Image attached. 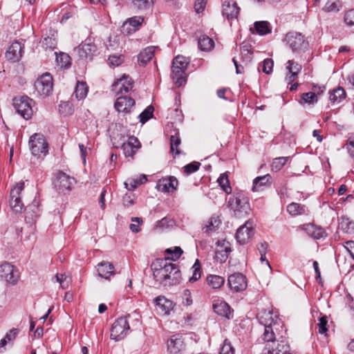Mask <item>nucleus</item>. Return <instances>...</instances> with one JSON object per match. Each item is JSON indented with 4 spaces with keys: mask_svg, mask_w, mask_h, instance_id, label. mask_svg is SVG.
Wrapping results in <instances>:
<instances>
[{
    "mask_svg": "<svg viewBox=\"0 0 354 354\" xmlns=\"http://www.w3.org/2000/svg\"><path fill=\"white\" fill-rule=\"evenodd\" d=\"M228 207L233 209L238 216H243L248 214L250 211L249 198L245 193L240 191L235 192L228 199Z\"/></svg>",
    "mask_w": 354,
    "mask_h": 354,
    "instance_id": "obj_1",
    "label": "nucleus"
},
{
    "mask_svg": "<svg viewBox=\"0 0 354 354\" xmlns=\"http://www.w3.org/2000/svg\"><path fill=\"white\" fill-rule=\"evenodd\" d=\"M189 64V60L183 55H177L173 59L171 77L175 84L178 86L185 84L187 81L185 71Z\"/></svg>",
    "mask_w": 354,
    "mask_h": 354,
    "instance_id": "obj_2",
    "label": "nucleus"
},
{
    "mask_svg": "<svg viewBox=\"0 0 354 354\" xmlns=\"http://www.w3.org/2000/svg\"><path fill=\"white\" fill-rule=\"evenodd\" d=\"M154 279L160 283L169 280V285H176L180 283L181 272L175 263H169L164 270L155 274Z\"/></svg>",
    "mask_w": 354,
    "mask_h": 354,
    "instance_id": "obj_3",
    "label": "nucleus"
},
{
    "mask_svg": "<svg viewBox=\"0 0 354 354\" xmlns=\"http://www.w3.org/2000/svg\"><path fill=\"white\" fill-rule=\"evenodd\" d=\"M277 341L273 330V326L263 328L262 335L257 339L259 344H266L262 354H274L277 351L275 346Z\"/></svg>",
    "mask_w": 354,
    "mask_h": 354,
    "instance_id": "obj_4",
    "label": "nucleus"
},
{
    "mask_svg": "<svg viewBox=\"0 0 354 354\" xmlns=\"http://www.w3.org/2000/svg\"><path fill=\"white\" fill-rule=\"evenodd\" d=\"M29 146L34 156H45L48 151V144L42 134L35 133L30 136Z\"/></svg>",
    "mask_w": 354,
    "mask_h": 354,
    "instance_id": "obj_5",
    "label": "nucleus"
},
{
    "mask_svg": "<svg viewBox=\"0 0 354 354\" xmlns=\"http://www.w3.org/2000/svg\"><path fill=\"white\" fill-rule=\"evenodd\" d=\"M131 315L118 318L113 324L111 328V339L115 341L122 339L130 330V326L127 318Z\"/></svg>",
    "mask_w": 354,
    "mask_h": 354,
    "instance_id": "obj_6",
    "label": "nucleus"
},
{
    "mask_svg": "<svg viewBox=\"0 0 354 354\" xmlns=\"http://www.w3.org/2000/svg\"><path fill=\"white\" fill-rule=\"evenodd\" d=\"M33 100L24 95L13 99V106L17 113L26 120H28L32 115V103Z\"/></svg>",
    "mask_w": 354,
    "mask_h": 354,
    "instance_id": "obj_7",
    "label": "nucleus"
},
{
    "mask_svg": "<svg viewBox=\"0 0 354 354\" xmlns=\"http://www.w3.org/2000/svg\"><path fill=\"white\" fill-rule=\"evenodd\" d=\"M285 40L293 52L304 50L308 48V43L304 36L297 32H289L286 34Z\"/></svg>",
    "mask_w": 354,
    "mask_h": 354,
    "instance_id": "obj_8",
    "label": "nucleus"
},
{
    "mask_svg": "<svg viewBox=\"0 0 354 354\" xmlns=\"http://www.w3.org/2000/svg\"><path fill=\"white\" fill-rule=\"evenodd\" d=\"M74 51L79 57L83 59L92 60L93 57L98 54L97 46L92 42L91 39L88 38L77 48Z\"/></svg>",
    "mask_w": 354,
    "mask_h": 354,
    "instance_id": "obj_9",
    "label": "nucleus"
},
{
    "mask_svg": "<svg viewBox=\"0 0 354 354\" xmlns=\"http://www.w3.org/2000/svg\"><path fill=\"white\" fill-rule=\"evenodd\" d=\"M53 85L52 75L48 73H46L35 81L34 88L39 95L46 97L51 93Z\"/></svg>",
    "mask_w": 354,
    "mask_h": 354,
    "instance_id": "obj_10",
    "label": "nucleus"
},
{
    "mask_svg": "<svg viewBox=\"0 0 354 354\" xmlns=\"http://www.w3.org/2000/svg\"><path fill=\"white\" fill-rule=\"evenodd\" d=\"M24 189V183L20 182L10 191V206L15 213H21L25 209L21 196V193Z\"/></svg>",
    "mask_w": 354,
    "mask_h": 354,
    "instance_id": "obj_11",
    "label": "nucleus"
},
{
    "mask_svg": "<svg viewBox=\"0 0 354 354\" xmlns=\"http://www.w3.org/2000/svg\"><path fill=\"white\" fill-rule=\"evenodd\" d=\"M0 278L10 284L15 285L19 279V273L15 266L4 262L0 266Z\"/></svg>",
    "mask_w": 354,
    "mask_h": 354,
    "instance_id": "obj_12",
    "label": "nucleus"
},
{
    "mask_svg": "<svg viewBox=\"0 0 354 354\" xmlns=\"http://www.w3.org/2000/svg\"><path fill=\"white\" fill-rule=\"evenodd\" d=\"M185 339L180 334H175L167 340V349L171 354H178L185 350Z\"/></svg>",
    "mask_w": 354,
    "mask_h": 354,
    "instance_id": "obj_13",
    "label": "nucleus"
},
{
    "mask_svg": "<svg viewBox=\"0 0 354 354\" xmlns=\"http://www.w3.org/2000/svg\"><path fill=\"white\" fill-rule=\"evenodd\" d=\"M216 244L218 249L215 252L214 259L220 263H225L232 252L231 244L225 240H218Z\"/></svg>",
    "mask_w": 354,
    "mask_h": 354,
    "instance_id": "obj_14",
    "label": "nucleus"
},
{
    "mask_svg": "<svg viewBox=\"0 0 354 354\" xmlns=\"http://www.w3.org/2000/svg\"><path fill=\"white\" fill-rule=\"evenodd\" d=\"M227 283L230 289L234 290L236 292L244 290L247 287L245 277L239 272L230 275Z\"/></svg>",
    "mask_w": 354,
    "mask_h": 354,
    "instance_id": "obj_15",
    "label": "nucleus"
},
{
    "mask_svg": "<svg viewBox=\"0 0 354 354\" xmlns=\"http://www.w3.org/2000/svg\"><path fill=\"white\" fill-rule=\"evenodd\" d=\"M73 180L74 178H71L63 171H59L54 183L55 187L59 192L70 190Z\"/></svg>",
    "mask_w": 354,
    "mask_h": 354,
    "instance_id": "obj_16",
    "label": "nucleus"
},
{
    "mask_svg": "<svg viewBox=\"0 0 354 354\" xmlns=\"http://www.w3.org/2000/svg\"><path fill=\"white\" fill-rule=\"evenodd\" d=\"M141 145L138 139L135 136H130L127 142H122V149L126 157L133 158Z\"/></svg>",
    "mask_w": 354,
    "mask_h": 354,
    "instance_id": "obj_17",
    "label": "nucleus"
},
{
    "mask_svg": "<svg viewBox=\"0 0 354 354\" xmlns=\"http://www.w3.org/2000/svg\"><path fill=\"white\" fill-rule=\"evenodd\" d=\"M213 309L218 316L227 319H232L234 310L224 301L217 300L213 304Z\"/></svg>",
    "mask_w": 354,
    "mask_h": 354,
    "instance_id": "obj_18",
    "label": "nucleus"
},
{
    "mask_svg": "<svg viewBox=\"0 0 354 354\" xmlns=\"http://www.w3.org/2000/svg\"><path fill=\"white\" fill-rule=\"evenodd\" d=\"M24 46L17 41L13 42L8 48L6 53V57L9 61L16 62L20 60L22 57Z\"/></svg>",
    "mask_w": 354,
    "mask_h": 354,
    "instance_id": "obj_19",
    "label": "nucleus"
},
{
    "mask_svg": "<svg viewBox=\"0 0 354 354\" xmlns=\"http://www.w3.org/2000/svg\"><path fill=\"white\" fill-rule=\"evenodd\" d=\"M135 105V100L129 96H120L116 100L114 106L118 112L128 113L131 108Z\"/></svg>",
    "mask_w": 354,
    "mask_h": 354,
    "instance_id": "obj_20",
    "label": "nucleus"
},
{
    "mask_svg": "<svg viewBox=\"0 0 354 354\" xmlns=\"http://www.w3.org/2000/svg\"><path fill=\"white\" fill-rule=\"evenodd\" d=\"M178 185V181L175 176H170L167 178H163L158 184V189L163 192H170L176 190Z\"/></svg>",
    "mask_w": 354,
    "mask_h": 354,
    "instance_id": "obj_21",
    "label": "nucleus"
},
{
    "mask_svg": "<svg viewBox=\"0 0 354 354\" xmlns=\"http://www.w3.org/2000/svg\"><path fill=\"white\" fill-rule=\"evenodd\" d=\"M254 230L252 227H248L245 225L240 227L236 233V239L238 243L244 245L252 237Z\"/></svg>",
    "mask_w": 354,
    "mask_h": 354,
    "instance_id": "obj_22",
    "label": "nucleus"
},
{
    "mask_svg": "<svg viewBox=\"0 0 354 354\" xmlns=\"http://www.w3.org/2000/svg\"><path fill=\"white\" fill-rule=\"evenodd\" d=\"M98 275L105 279H110L111 276L115 274L114 266L111 263L102 261L97 266Z\"/></svg>",
    "mask_w": 354,
    "mask_h": 354,
    "instance_id": "obj_23",
    "label": "nucleus"
},
{
    "mask_svg": "<svg viewBox=\"0 0 354 354\" xmlns=\"http://www.w3.org/2000/svg\"><path fill=\"white\" fill-rule=\"evenodd\" d=\"M303 229L308 236L314 239H320L326 236V232L324 228L312 223L304 225Z\"/></svg>",
    "mask_w": 354,
    "mask_h": 354,
    "instance_id": "obj_24",
    "label": "nucleus"
},
{
    "mask_svg": "<svg viewBox=\"0 0 354 354\" xmlns=\"http://www.w3.org/2000/svg\"><path fill=\"white\" fill-rule=\"evenodd\" d=\"M240 8L238 7L236 2H233L232 4L230 2H225L223 5L222 14L228 20L236 18L239 13Z\"/></svg>",
    "mask_w": 354,
    "mask_h": 354,
    "instance_id": "obj_25",
    "label": "nucleus"
},
{
    "mask_svg": "<svg viewBox=\"0 0 354 354\" xmlns=\"http://www.w3.org/2000/svg\"><path fill=\"white\" fill-rule=\"evenodd\" d=\"M154 302L164 315H169L170 310L173 308V302L166 299L165 297H157L154 299Z\"/></svg>",
    "mask_w": 354,
    "mask_h": 354,
    "instance_id": "obj_26",
    "label": "nucleus"
},
{
    "mask_svg": "<svg viewBox=\"0 0 354 354\" xmlns=\"http://www.w3.org/2000/svg\"><path fill=\"white\" fill-rule=\"evenodd\" d=\"M288 66H286L290 75L286 77L288 83L295 81L298 73L301 70V65L295 62L293 60H288L287 62Z\"/></svg>",
    "mask_w": 354,
    "mask_h": 354,
    "instance_id": "obj_27",
    "label": "nucleus"
},
{
    "mask_svg": "<svg viewBox=\"0 0 354 354\" xmlns=\"http://www.w3.org/2000/svg\"><path fill=\"white\" fill-rule=\"evenodd\" d=\"M26 212V220H28V222L35 221V218L39 216V209L38 207V203L35 200L30 205L26 206L24 209Z\"/></svg>",
    "mask_w": 354,
    "mask_h": 354,
    "instance_id": "obj_28",
    "label": "nucleus"
},
{
    "mask_svg": "<svg viewBox=\"0 0 354 354\" xmlns=\"http://www.w3.org/2000/svg\"><path fill=\"white\" fill-rule=\"evenodd\" d=\"M329 94V100L333 104L341 102L346 96L345 90L341 86L330 91Z\"/></svg>",
    "mask_w": 354,
    "mask_h": 354,
    "instance_id": "obj_29",
    "label": "nucleus"
},
{
    "mask_svg": "<svg viewBox=\"0 0 354 354\" xmlns=\"http://www.w3.org/2000/svg\"><path fill=\"white\" fill-rule=\"evenodd\" d=\"M115 84L120 85L119 91L120 93L123 91L128 93L133 88V81L129 75L124 74L121 78L118 80Z\"/></svg>",
    "mask_w": 354,
    "mask_h": 354,
    "instance_id": "obj_30",
    "label": "nucleus"
},
{
    "mask_svg": "<svg viewBox=\"0 0 354 354\" xmlns=\"http://www.w3.org/2000/svg\"><path fill=\"white\" fill-rule=\"evenodd\" d=\"M257 318L260 324L263 326V328L267 326H272L274 322L270 310H263V312L259 313L257 315Z\"/></svg>",
    "mask_w": 354,
    "mask_h": 354,
    "instance_id": "obj_31",
    "label": "nucleus"
},
{
    "mask_svg": "<svg viewBox=\"0 0 354 354\" xmlns=\"http://www.w3.org/2000/svg\"><path fill=\"white\" fill-rule=\"evenodd\" d=\"M153 55V47H147L139 53L138 56V62L140 63V65L145 66L147 62H149L152 59Z\"/></svg>",
    "mask_w": 354,
    "mask_h": 354,
    "instance_id": "obj_32",
    "label": "nucleus"
},
{
    "mask_svg": "<svg viewBox=\"0 0 354 354\" xmlns=\"http://www.w3.org/2000/svg\"><path fill=\"white\" fill-rule=\"evenodd\" d=\"M198 46L202 51H209L214 48V41L212 39L204 35L199 37Z\"/></svg>",
    "mask_w": 354,
    "mask_h": 354,
    "instance_id": "obj_33",
    "label": "nucleus"
},
{
    "mask_svg": "<svg viewBox=\"0 0 354 354\" xmlns=\"http://www.w3.org/2000/svg\"><path fill=\"white\" fill-rule=\"evenodd\" d=\"M169 261H170L169 258L156 259L155 261L151 263V268L153 271V277H155V274L160 272L161 270H164L167 265L171 263V262H169Z\"/></svg>",
    "mask_w": 354,
    "mask_h": 354,
    "instance_id": "obj_34",
    "label": "nucleus"
},
{
    "mask_svg": "<svg viewBox=\"0 0 354 354\" xmlns=\"http://www.w3.org/2000/svg\"><path fill=\"white\" fill-rule=\"evenodd\" d=\"M254 29L256 33L260 35H265L271 32L270 25L266 21H259L254 22Z\"/></svg>",
    "mask_w": 354,
    "mask_h": 354,
    "instance_id": "obj_35",
    "label": "nucleus"
},
{
    "mask_svg": "<svg viewBox=\"0 0 354 354\" xmlns=\"http://www.w3.org/2000/svg\"><path fill=\"white\" fill-rule=\"evenodd\" d=\"M287 212L292 216L305 214L306 207L297 203H292L287 206Z\"/></svg>",
    "mask_w": 354,
    "mask_h": 354,
    "instance_id": "obj_36",
    "label": "nucleus"
},
{
    "mask_svg": "<svg viewBox=\"0 0 354 354\" xmlns=\"http://www.w3.org/2000/svg\"><path fill=\"white\" fill-rule=\"evenodd\" d=\"M207 282L212 288L217 289L224 284L225 279L219 275L209 274L207 277Z\"/></svg>",
    "mask_w": 354,
    "mask_h": 354,
    "instance_id": "obj_37",
    "label": "nucleus"
},
{
    "mask_svg": "<svg viewBox=\"0 0 354 354\" xmlns=\"http://www.w3.org/2000/svg\"><path fill=\"white\" fill-rule=\"evenodd\" d=\"M271 179V176L269 174H266L262 176H258L253 180V185L252 190L253 192L259 191V189L266 185L267 183L270 182Z\"/></svg>",
    "mask_w": 354,
    "mask_h": 354,
    "instance_id": "obj_38",
    "label": "nucleus"
},
{
    "mask_svg": "<svg viewBox=\"0 0 354 354\" xmlns=\"http://www.w3.org/2000/svg\"><path fill=\"white\" fill-rule=\"evenodd\" d=\"M340 229L346 233L354 232V222L346 216H342L339 223Z\"/></svg>",
    "mask_w": 354,
    "mask_h": 354,
    "instance_id": "obj_39",
    "label": "nucleus"
},
{
    "mask_svg": "<svg viewBox=\"0 0 354 354\" xmlns=\"http://www.w3.org/2000/svg\"><path fill=\"white\" fill-rule=\"evenodd\" d=\"M217 182L221 189L227 194L232 193V187L230 185V180L226 173L221 174L217 180Z\"/></svg>",
    "mask_w": 354,
    "mask_h": 354,
    "instance_id": "obj_40",
    "label": "nucleus"
},
{
    "mask_svg": "<svg viewBox=\"0 0 354 354\" xmlns=\"http://www.w3.org/2000/svg\"><path fill=\"white\" fill-rule=\"evenodd\" d=\"M87 92L88 86L86 84L83 82H77L74 91L76 98L79 100L84 99L86 96Z\"/></svg>",
    "mask_w": 354,
    "mask_h": 354,
    "instance_id": "obj_41",
    "label": "nucleus"
},
{
    "mask_svg": "<svg viewBox=\"0 0 354 354\" xmlns=\"http://www.w3.org/2000/svg\"><path fill=\"white\" fill-rule=\"evenodd\" d=\"M155 0H132L135 8L140 10L149 9L154 3Z\"/></svg>",
    "mask_w": 354,
    "mask_h": 354,
    "instance_id": "obj_42",
    "label": "nucleus"
},
{
    "mask_svg": "<svg viewBox=\"0 0 354 354\" xmlns=\"http://www.w3.org/2000/svg\"><path fill=\"white\" fill-rule=\"evenodd\" d=\"M59 112L64 116L71 115L73 113V104L69 102H61L59 104Z\"/></svg>",
    "mask_w": 354,
    "mask_h": 354,
    "instance_id": "obj_43",
    "label": "nucleus"
},
{
    "mask_svg": "<svg viewBox=\"0 0 354 354\" xmlns=\"http://www.w3.org/2000/svg\"><path fill=\"white\" fill-rule=\"evenodd\" d=\"M180 143V138L177 133L170 136V151L173 154L179 155L180 153V151L178 149Z\"/></svg>",
    "mask_w": 354,
    "mask_h": 354,
    "instance_id": "obj_44",
    "label": "nucleus"
},
{
    "mask_svg": "<svg viewBox=\"0 0 354 354\" xmlns=\"http://www.w3.org/2000/svg\"><path fill=\"white\" fill-rule=\"evenodd\" d=\"M193 270L192 276L189 278V282H195L198 281L201 277V266L198 259H196L195 263L192 267Z\"/></svg>",
    "mask_w": 354,
    "mask_h": 354,
    "instance_id": "obj_45",
    "label": "nucleus"
},
{
    "mask_svg": "<svg viewBox=\"0 0 354 354\" xmlns=\"http://www.w3.org/2000/svg\"><path fill=\"white\" fill-rule=\"evenodd\" d=\"M153 111L154 109L153 106H148L139 115L138 118L140 119V122L142 124L145 123L150 118L153 116Z\"/></svg>",
    "mask_w": 354,
    "mask_h": 354,
    "instance_id": "obj_46",
    "label": "nucleus"
},
{
    "mask_svg": "<svg viewBox=\"0 0 354 354\" xmlns=\"http://www.w3.org/2000/svg\"><path fill=\"white\" fill-rule=\"evenodd\" d=\"M165 252L167 254L171 255V257H167V258H169V260L176 261L180 257V256L183 253V251L181 249V248H180L178 246H175L174 248L167 249L165 250Z\"/></svg>",
    "mask_w": 354,
    "mask_h": 354,
    "instance_id": "obj_47",
    "label": "nucleus"
},
{
    "mask_svg": "<svg viewBox=\"0 0 354 354\" xmlns=\"http://www.w3.org/2000/svg\"><path fill=\"white\" fill-rule=\"evenodd\" d=\"M71 57L64 53H59L57 55L56 60L61 67L67 68L71 65Z\"/></svg>",
    "mask_w": 354,
    "mask_h": 354,
    "instance_id": "obj_48",
    "label": "nucleus"
},
{
    "mask_svg": "<svg viewBox=\"0 0 354 354\" xmlns=\"http://www.w3.org/2000/svg\"><path fill=\"white\" fill-rule=\"evenodd\" d=\"M57 41L55 37L54 33L52 34L51 36L44 37L42 41V46L46 48H49L50 50L55 49L57 46Z\"/></svg>",
    "mask_w": 354,
    "mask_h": 354,
    "instance_id": "obj_49",
    "label": "nucleus"
},
{
    "mask_svg": "<svg viewBox=\"0 0 354 354\" xmlns=\"http://www.w3.org/2000/svg\"><path fill=\"white\" fill-rule=\"evenodd\" d=\"M342 7V4L339 1H328L324 7L323 8V10L326 12H338Z\"/></svg>",
    "mask_w": 354,
    "mask_h": 354,
    "instance_id": "obj_50",
    "label": "nucleus"
},
{
    "mask_svg": "<svg viewBox=\"0 0 354 354\" xmlns=\"http://www.w3.org/2000/svg\"><path fill=\"white\" fill-rule=\"evenodd\" d=\"M288 158V157H279L274 158L272 163V171L277 172L281 169L286 165Z\"/></svg>",
    "mask_w": 354,
    "mask_h": 354,
    "instance_id": "obj_51",
    "label": "nucleus"
},
{
    "mask_svg": "<svg viewBox=\"0 0 354 354\" xmlns=\"http://www.w3.org/2000/svg\"><path fill=\"white\" fill-rule=\"evenodd\" d=\"M301 100L304 103L313 104L317 102V95L315 92L304 93L301 95Z\"/></svg>",
    "mask_w": 354,
    "mask_h": 354,
    "instance_id": "obj_52",
    "label": "nucleus"
},
{
    "mask_svg": "<svg viewBox=\"0 0 354 354\" xmlns=\"http://www.w3.org/2000/svg\"><path fill=\"white\" fill-rule=\"evenodd\" d=\"M273 61L272 59L267 58L263 60V62L259 64L258 68L259 71H260V67H262V71L266 74H270L272 72L273 68Z\"/></svg>",
    "mask_w": 354,
    "mask_h": 354,
    "instance_id": "obj_53",
    "label": "nucleus"
},
{
    "mask_svg": "<svg viewBox=\"0 0 354 354\" xmlns=\"http://www.w3.org/2000/svg\"><path fill=\"white\" fill-rule=\"evenodd\" d=\"M144 21V18L142 17H133L131 18L128 19L124 23L123 26H125L126 25L129 24V26H131L133 27L136 30V28H138L139 26H140Z\"/></svg>",
    "mask_w": 354,
    "mask_h": 354,
    "instance_id": "obj_54",
    "label": "nucleus"
},
{
    "mask_svg": "<svg viewBox=\"0 0 354 354\" xmlns=\"http://www.w3.org/2000/svg\"><path fill=\"white\" fill-rule=\"evenodd\" d=\"M328 319L326 315L321 316L319 318V323L317 324L318 330L320 334H325L328 331L327 328Z\"/></svg>",
    "mask_w": 354,
    "mask_h": 354,
    "instance_id": "obj_55",
    "label": "nucleus"
},
{
    "mask_svg": "<svg viewBox=\"0 0 354 354\" xmlns=\"http://www.w3.org/2000/svg\"><path fill=\"white\" fill-rule=\"evenodd\" d=\"M200 166H201L200 162L194 161L192 162H190V163L186 165L184 167V172L188 175L191 174L198 171Z\"/></svg>",
    "mask_w": 354,
    "mask_h": 354,
    "instance_id": "obj_56",
    "label": "nucleus"
},
{
    "mask_svg": "<svg viewBox=\"0 0 354 354\" xmlns=\"http://www.w3.org/2000/svg\"><path fill=\"white\" fill-rule=\"evenodd\" d=\"M219 354H234V349L227 339L224 340Z\"/></svg>",
    "mask_w": 354,
    "mask_h": 354,
    "instance_id": "obj_57",
    "label": "nucleus"
},
{
    "mask_svg": "<svg viewBox=\"0 0 354 354\" xmlns=\"http://www.w3.org/2000/svg\"><path fill=\"white\" fill-rule=\"evenodd\" d=\"M108 61L111 66H118L124 62V57L122 55H109Z\"/></svg>",
    "mask_w": 354,
    "mask_h": 354,
    "instance_id": "obj_58",
    "label": "nucleus"
},
{
    "mask_svg": "<svg viewBox=\"0 0 354 354\" xmlns=\"http://www.w3.org/2000/svg\"><path fill=\"white\" fill-rule=\"evenodd\" d=\"M345 23L350 26L354 25V9L347 11L344 15Z\"/></svg>",
    "mask_w": 354,
    "mask_h": 354,
    "instance_id": "obj_59",
    "label": "nucleus"
},
{
    "mask_svg": "<svg viewBox=\"0 0 354 354\" xmlns=\"http://www.w3.org/2000/svg\"><path fill=\"white\" fill-rule=\"evenodd\" d=\"M134 196L131 194H125L123 197V205L126 207H129L134 204Z\"/></svg>",
    "mask_w": 354,
    "mask_h": 354,
    "instance_id": "obj_60",
    "label": "nucleus"
},
{
    "mask_svg": "<svg viewBox=\"0 0 354 354\" xmlns=\"http://www.w3.org/2000/svg\"><path fill=\"white\" fill-rule=\"evenodd\" d=\"M206 4L205 0H196L194 3V9L197 13L203 12Z\"/></svg>",
    "mask_w": 354,
    "mask_h": 354,
    "instance_id": "obj_61",
    "label": "nucleus"
},
{
    "mask_svg": "<svg viewBox=\"0 0 354 354\" xmlns=\"http://www.w3.org/2000/svg\"><path fill=\"white\" fill-rule=\"evenodd\" d=\"M345 249L348 251L351 258L354 260V241H348L345 243Z\"/></svg>",
    "mask_w": 354,
    "mask_h": 354,
    "instance_id": "obj_62",
    "label": "nucleus"
},
{
    "mask_svg": "<svg viewBox=\"0 0 354 354\" xmlns=\"http://www.w3.org/2000/svg\"><path fill=\"white\" fill-rule=\"evenodd\" d=\"M124 186L128 190L133 191L138 186V185L136 179H128L124 183Z\"/></svg>",
    "mask_w": 354,
    "mask_h": 354,
    "instance_id": "obj_63",
    "label": "nucleus"
},
{
    "mask_svg": "<svg viewBox=\"0 0 354 354\" xmlns=\"http://www.w3.org/2000/svg\"><path fill=\"white\" fill-rule=\"evenodd\" d=\"M18 332V329L12 328L6 334L4 337L8 340V342H10L16 338Z\"/></svg>",
    "mask_w": 354,
    "mask_h": 354,
    "instance_id": "obj_64",
    "label": "nucleus"
}]
</instances>
